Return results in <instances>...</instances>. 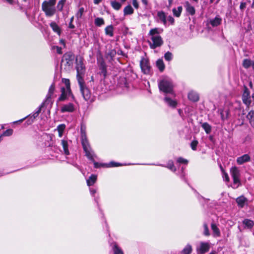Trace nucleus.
Listing matches in <instances>:
<instances>
[{"mask_svg":"<svg viewBox=\"0 0 254 254\" xmlns=\"http://www.w3.org/2000/svg\"><path fill=\"white\" fill-rule=\"evenodd\" d=\"M81 144L83 149L85 153V156L87 157V158L92 161L94 163V167L96 168H98L100 167L101 166H105V164H100L98 162H96L94 160V157L96 156L94 154L93 151L92 150L91 146L89 144V142L87 139V136L84 131H83L81 129Z\"/></svg>","mask_w":254,"mask_h":254,"instance_id":"1","label":"nucleus"},{"mask_svg":"<svg viewBox=\"0 0 254 254\" xmlns=\"http://www.w3.org/2000/svg\"><path fill=\"white\" fill-rule=\"evenodd\" d=\"M162 30H160L158 28L151 29L148 33L151 37V42H149L150 47L154 49L157 47H160L163 43V41L159 34Z\"/></svg>","mask_w":254,"mask_h":254,"instance_id":"2","label":"nucleus"},{"mask_svg":"<svg viewBox=\"0 0 254 254\" xmlns=\"http://www.w3.org/2000/svg\"><path fill=\"white\" fill-rule=\"evenodd\" d=\"M57 0H48L44 1L41 5L42 10L46 17H51L56 13L55 7Z\"/></svg>","mask_w":254,"mask_h":254,"instance_id":"3","label":"nucleus"},{"mask_svg":"<svg viewBox=\"0 0 254 254\" xmlns=\"http://www.w3.org/2000/svg\"><path fill=\"white\" fill-rule=\"evenodd\" d=\"M76 79L77 81L84 80L85 72V66L83 64V59L79 57L76 60Z\"/></svg>","mask_w":254,"mask_h":254,"instance_id":"4","label":"nucleus"},{"mask_svg":"<svg viewBox=\"0 0 254 254\" xmlns=\"http://www.w3.org/2000/svg\"><path fill=\"white\" fill-rule=\"evenodd\" d=\"M160 90L167 94H173V85L171 82L167 80H162L159 83Z\"/></svg>","mask_w":254,"mask_h":254,"instance_id":"5","label":"nucleus"},{"mask_svg":"<svg viewBox=\"0 0 254 254\" xmlns=\"http://www.w3.org/2000/svg\"><path fill=\"white\" fill-rule=\"evenodd\" d=\"M80 90L82 93V96L85 100L88 101L91 97V93L89 90L87 88L84 80L78 81Z\"/></svg>","mask_w":254,"mask_h":254,"instance_id":"6","label":"nucleus"},{"mask_svg":"<svg viewBox=\"0 0 254 254\" xmlns=\"http://www.w3.org/2000/svg\"><path fill=\"white\" fill-rule=\"evenodd\" d=\"M210 248L209 243L201 242L196 248L197 254H204L209 251Z\"/></svg>","mask_w":254,"mask_h":254,"instance_id":"7","label":"nucleus"},{"mask_svg":"<svg viewBox=\"0 0 254 254\" xmlns=\"http://www.w3.org/2000/svg\"><path fill=\"white\" fill-rule=\"evenodd\" d=\"M230 174L233 181L231 187L234 189H237L238 188V169L237 168L232 167L230 170Z\"/></svg>","mask_w":254,"mask_h":254,"instance_id":"8","label":"nucleus"},{"mask_svg":"<svg viewBox=\"0 0 254 254\" xmlns=\"http://www.w3.org/2000/svg\"><path fill=\"white\" fill-rule=\"evenodd\" d=\"M140 65L142 71L146 74H149L150 73L151 66L148 60L143 58L140 62Z\"/></svg>","mask_w":254,"mask_h":254,"instance_id":"9","label":"nucleus"},{"mask_svg":"<svg viewBox=\"0 0 254 254\" xmlns=\"http://www.w3.org/2000/svg\"><path fill=\"white\" fill-rule=\"evenodd\" d=\"M242 100L243 103L247 106L249 107L251 104V99L250 94V92L248 89L245 86V89L242 96Z\"/></svg>","mask_w":254,"mask_h":254,"instance_id":"10","label":"nucleus"},{"mask_svg":"<svg viewBox=\"0 0 254 254\" xmlns=\"http://www.w3.org/2000/svg\"><path fill=\"white\" fill-rule=\"evenodd\" d=\"M61 95L59 97L58 101H63L65 100L68 96H69L71 94V90L70 89V91L66 89L64 87H62L61 88Z\"/></svg>","mask_w":254,"mask_h":254,"instance_id":"11","label":"nucleus"},{"mask_svg":"<svg viewBox=\"0 0 254 254\" xmlns=\"http://www.w3.org/2000/svg\"><path fill=\"white\" fill-rule=\"evenodd\" d=\"M75 106L73 105V104L71 103H69L67 104L64 105L61 109V112L62 113H65V112H69L71 113L75 111Z\"/></svg>","mask_w":254,"mask_h":254,"instance_id":"12","label":"nucleus"},{"mask_svg":"<svg viewBox=\"0 0 254 254\" xmlns=\"http://www.w3.org/2000/svg\"><path fill=\"white\" fill-rule=\"evenodd\" d=\"M55 90V83H53L48 90V92L47 94L46 99L44 101H45L46 103H49L51 102V98L53 95L54 92Z\"/></svg>","mask_w":254,"mask_h":254,"instance_id":"13","label":"nucleus"},{"mask_svg":"<svg viewBox=\"0 0 254 254\" xmlns=\"http://www.w3.org/2000/svg\"><path fill=\"white\" fill-rule=\"evenodd\" d=\"M63 58L66 61V64L70 65L74 60V55L72 52H67L64 55Z\"/></svg>","mask_w":254,"mask_h":254,"instance_id":"14","label":"nucleus"},{"mask_svg":"<svg viewBox=\"0 0 254 254\" xmlns=\"http://www.w3.org/2000/svg\"><path fill=\"white\" fill-rule=\"evenodd\" d=\"M222 18L219 15H217L214 18L210 19L209 21V23L212 27H216L221 24Z\"/></svg>","mask_w":254,"mask_h":254,"instance_id":"15","label":"nucleus"},{"mask_svg":"<svg viewBox=\"0 0 254 254\" xmlns=\"http://www.w3.org/2000/svg\"><path fill=\"white\" fill-rule=\"evenodd\" d=\"M185 7L186 8V11L191 15H193L195 13V10L194 7L192 6L189 1H186L185 3Z\"/></svg>","mask_w":254,"mask_h":254,"instance_id":"16","label":"nucleus"},{"mask_svg":"<svg viewBox=\"0 0 254 254\" xmlns=\"http://www.w3.org/2000/svg\"><path fill=\"white\" fill-rule=\"evenodd\" d=\"M242 223L245 229H251L254 226V222L249 219H245Z\"/></svg>","mask_w":254,"mask_h":254,"instance_id":"17","label":"nucleus"},{"mask_svg":"<svg viewBox=\"0 0 254 254\" xmlns=\"http://www.w3.org/2000/svg\"><path fill=\"white\" fill-rule=\"evenodd\" d=\"M250 202V201L243 195L239 196V207L247 206Z\"/></svg>","mask_w":254,"mask_h":254,"instance_id":"18","label":"nucleus"},{"mask_svg":"<svg viewBox=\"0 0 254 254\" xmlns=\"http://www.w3.org/2000/svg\"><path fill=\"white\" fill-rule=\"evenodd\" d=\"M243 66L245 68H248L252 66L254 70V61L251 60L249 59L244 60L242 63Z\"/></svg>","mask_w":254,"mask_h":254,"instance_id":"19","label":"nucleus"},{"mask_svg":"<svg viewBox=\"0 0 254 254\" xmlns=\"http://www.w3.org/2000/svg\"><path fill=\"white\" fill-rule=\"evenodd\" d=\"M50 26L52 30L57 33L59 36L61 35L62 30L60 27L54 21L51 22Z\"/></svg>","mask_w":254,"mask_h":254,"instance_id":"20","label":"nucleus"},{"mask_svg":"<svg viewBox=\"0 0 254 254\" xmlns=\"http://www.w3.org/2000/svg\"><path fill=\"white\" fill-rule=\"evenodd\" d=\"M188 98L192 102H197L199 100V96L197 93L190 91L188 94Z\"/></svg>","mask_w":254,"mask_h":254,"instance_id":"21","label":"nucleus"},{"mask_svg":"<svg viewBox=\"0 0 254 254\" xmlns=\"http://www.w3.org/2000/svg\"><path fill=\"white\" fill-rule=\"evenodd\" d=\"M114 28L112 25H108L105 28V34L110 37L114 36Z\"/></svg>","mask_w":254,"mask_h":254,"instance_id":"22","label":"nucleus"},{"mask_svg":"<svg viewBox=\"0 0 254 254\" xmlns=\"http://www.w3.org/2000/svg\"><path fill=\"white\" fill-rule=\"evenodd\" d=\"M251 157L249 154H246L239 157V164H242L250 161Z\"/></svg>","mask_w":254,"mask_h":254,"instance_id":"23","label":"nucleus"},{"mask_svg":"<svg viewBox=\"0 0 254 254\" xmlns=\"http://www.w3.org/2000/svg\"><path fill=\"white\" fill-rule=\"evenodd\" d=\"M211 228L213 231L214 236L219 237L220 236V230L215 223L211 224Z\"/></svg>","mask_w":254,"mask_h":254,"instance_id":"24","label":"nucleus"},{"mask_svg":"<svg viewBox=\"0 0 254 254\" xmlns=\"http://www.w3.org/2000/svg\"><path fill=\"white\" fill-rule=\"evenodd\" d=\"M247 118L251 125L254 127V111L253 110L250 111L247 116Z\"/></svg>","mask_w":254,"mask_h":254,"instance_id":"25","label":"nucleus"},{"mask_svg":"<svg viewBox=\"0 0 254 254\" xmlns=\"http://www.w3.org/2000/svg\"><path fill=\"white\" fill-rule=\"evenodd\" d=\"M62 145L63 147L64 153L66 155L69 154V151L68 150V144L67 141L63 139L61 141Z\"/></svg>","mask_w":254,"mask_h":254,"instance_id":"26","label":"nucleus"},{"mask_svg":"<svg viewBox=\"0 0 254 254\" xmlns=\"http://www.w3.org/2000/svg\"><path fill=\"white\" fill-rule=\"evenodd\" d=\"M165 102L170 107L175 108L177 105V102L175 100H172L168 97H166L164 98Z\"/></svg>","mask_w":254,"mask_h":254,"instance_id":"27","label":"nucleus"},{"mask_svg":"<svg viewBox=\"0 0 254 254\" xmlns=\"http://www.w3.org/2000/svg\"><path fill=\"white\" fill-rule=\"evenodd\" d=\"M97 180V176L95 175H91L89 179L87 180V184L88 186H91L94 185Z\"/></svg>","mask_w":254,"mask_h":254,"instance_id":"28","label":"nucleus"},{"mask_svg":"<svg viewBox=\"0 0 254 254\" xmlns=\"http://www.w3.org/2000/svg\"><path fill=\"white\" fill-rule=\"evenodd\" d=\"M192 251V247L190 244H187L181 252V254H190Z\"/></svg>","mask_w":254,"mask_h":254,"instance_id":"29","label":"nucleus"},{"mask_svg":"<svg viewBox=\"0 0 254 254\" xmlns=\"http://www.w3.org/2000/svg\"><path fill=\"white\" fill-rule=\"evenodd\" d=\"M157 16L161 21L162 22L164 25H165L167 23V20L165 13L163 11H159L157 13Z\"/></svg>","mask_w":254,"mask_h":254,"instance_id":"30","label":"nucleus"},{"mask_svg":"<svg viewBox=\"0 0 254 254\" xmlns=\"http://www.w3.org/2000/svg\"><path fill=\"white\" fill-rule=\"evenodd\" d=\"M183 10V7L182 6H179L177 7V8H173V13L175 16L179 17L180 16L181 14L182 13Z\"/></svg>","mask_w":254,"mask_h":254,"instance_id":"31","label":"nucleus"},{"mask_svg":"<svg viewBox=\"0 0 254 254\" xmlns=\"http://www.w3.org/2000/svg\"><path fill=\"white\" fill-rule=\"evenodd\" d=\"M201 127L203 128V129L205 130V132L207 134H209L211 131V126L208 124L207 123L205 122L203 123L201 125Z\"/></svg>","mask_w":254,"mask_h":254,"instance_id":"32","label":"nucleus"},{"mask_svg":"<svg viewBox=\"0 0 254 254\" xmlns=\"http://www.w3.org/2000/svg\"><path fill=\"white\" fill-rule=\"evenodd\" d=\"M133 9L130 5H128L124 8V15H130L133 13Z\"/></svg>","mask_w":254,"mask_h":254,"instance_id":"33","label":"nucleus"},{"mask_svg":"<svg viewBox=\"0 0 254 254\" xmlns=\"http://www.w3.org/2000/svg\"><path fill=\"white\" fill-rule=\"evenodd\" d=\"M156 65L160 71H163L165 68V65L162 60H158L156 62Z\"/></svg>","mask_w":254,"mask_h":254,"instance_id":"34","label":"nucleus"},{"mask_svg":"<svg viewBox=\"0 0 254 254\" xmlns=\"http://www.w3.org/2000/svg\"><path fill=\"white\" fill-rule=\"evenodd\" d=\"M113 250L114 254H124L122 249L120 248L116 243L114 244Z\"/></svg>","mask_w":254,"mask_h":254,"instance_id":"35","label":"nucleus"},{"mask_svg":"<svg viewBox=\"0 0 254 254\" xmlns=\"http://www.w3.org/2000/svg\"><path fill=\"white\" fill-rule=\"evenodd\" d=\"M66 0H60L59 1L57 5V8L58 9V10L59 11H62L63 10V7L65 4V3L66 2Z\"/></svg>","mask_w":254,"mask_h":254,"instance_id":"36","label":"nucleus"},{"mask_svg":"<svg viewBox=\"0 0 254 254\" xmlns=\"http://www.w3.org/2000/svg\"><path fill=\"white\" fill-rule=\"evenodd\" d=\"M95 25L97 26L100 27L104 24L105 22L103 18L97 17L95 18L94 21Z\"/></svg>","mask_w":254,"mask_h":254,"instance_id":"37","label":"nucleus"},{"mask_svg":"<svg viewBox=\"0 0 254 254\" xmlns=\"http://www.w3.org/2000/svg\"><path fill=\"white\" fill-rule=\"evenodd\" d=\"M111 4L113 8L117 10H119L122 6V4L120 2L116 1H112Z\"/></svg>","mask_w":254,"mask_h":254,"instance_id":"38","label":"nucleus"},{"mask_svg":"<svg viewBox=\"0 0 254 254\" xmlns=\"http://www.w3.org/2000/svg\"><path fill=\"white\" fill-rule=\"evenodd\" d=\"M166 167L168 168V169H169L170 170L173 172H175L176 170V168L175 167L174 165V162L172 160H169L168 162Z\"/></svg>","mask_w":254,"mask_h":254,"instance_id":"39","label":"nucleus"},{"mask_svg":"<svg viewBox=\"0 0 254 254\" xmlns=\"http://www.w3.org/2000/svg\"><path fill=\"white\" fill-rule=\"evenodd\" d=\"M84 12V7H82L79 9L78 11L75 14V16L77 19H79L81 18Z\"/></svg>","mask_w":254,"mask_h":254,"instance_id":"40","label":"nucleus"},{"mask_svg":"<svg viewBox=\"0 0 254 254\" xmlns=\"http://www.w3.org/2000/svg\"><path fill=\"white\" fill-rule=\"evenodd\" d=\"M63 82L64 83L65 87H64L66 89H67L68 91H70V81L68 79L63 78L62 79Z\"/></svg>","mask_w":254,"mask_h":254,"instance_id":"41","label":"nucleus"},{"mask_svg":"<svg viewBox=\"0 0 254 254\" xmlns=\"http://www.w3.org/2000/svg\"><path fill=\"white\" fill-rule=\"evenodd\" d=\"M49 104L48 103H46L45 101H44L42 104L39 107V108L37 109V110L35 112V116H38L39 114V113L41 112V109L42 108H43L44 106L47 105Z\"/></svg>","mask_w":254,"mask_h":254,"instance_id":"42","label":"nucleus"},{"mask_svg":"<svg viewBox=\"0 0 254 254\" xmlns=\"http://www.w3.org/2000/svg\"><path fill=\"white\" fill-rule=\"evenodd\" d=\"M164 58L167 61H170L172 60L173 55L170 52H166L164 55Z\"/></svg>","mask_w":254,"mask_h":254,"instance_id":"43","label":"nucleus"},{"mask_svg":"<svg viewBox=\"0 0 254 254\" xmlns=\"http://www.w3.org/2000/svg\"><path fill=\"white\" fill-rule=\"evenodd\" d=\"M204 232L203 234L205 236H208L210 235L208 227L206 223L203 224Z\"/></svg>","mask_w":254,"mask_h":254,"instance_id":"44","label":"nucleus"},{"mask_svg":"<svg viewBox=\"0 0 254 254\" xmlns=\"http://www.w3.org/2000/svg\"><path fill=\"white\" fill-rule=\"evenodd\" d=\"M198 144V142L196 140H193L190 143V147L193 150H196V147Z\"/></svg>","mask_w":254,"mask_h":254,"instance_id":"45","label":"nucleus"},{"mask_svg":"<svg viewBox=\"0 0 254 254\" xmlns=\"http://www.w3.org/2000/svg\"><path fill=\"white\" fill-rule=\"evenodd\" d=\"M12 133H13V130L12 129H8L6 130L5 131H4L1 135L8 136L11 135L12 134Z\"/></svg>","mask_w":254,"mask_h":254,"instance_id":"46","label":"nucleus"},{"mask_svg":"<svg viewBox=\"0 0 254 254\" xmlns=\"http://www.w3.org/2000/svg\"><path fill=\"white\" fill-rule=\"evenodd\" d=\"M223 172V180L225 181L226 183H228L229 182V177L227 173L225 172L223 170H222Z\"/></svg>","mask_w":254,"mask_h":254,"instance_id":"47","label":"nucleus"},{"mask_svg":"<svg viewBox=\"0 0 254 254\" xmlns=\"http://www.w3.org/2000/svg\"><path fill=\"white\" fill-rule=\"evenodd\" d=\"M177 162L179 163L187 164L188 163V161L182 157H179L177 159Z\"/></svg>","mask_w":254,"mask_h":254,"instance_id":"48","label":"nucleus"},{"mask_svg":"<svg viewBox=\"0 0 254 254\" xmlns=\"http://www.w3.org/2000/svg\"><path fill=\"white\" fill-rule=\"evenodd\" d=\"M65 127V126L64 124H61L57 127V130L58 131L64 132Z\"/></svg>","mask_w":254,"mask_h":254,"instance_id":"49","label":"nucleus"},{"mask_svg":"<svg viewBox=\"0 0 254 254\" xmlns=\"http://www.w3.org/2000/svg\"><path fill=\"white\" fill-rule=\"evenodd\" d=\"M74 16H72L70 19V22L69 23L68 27L70 29H74L75 28V26L72 24L73 21Z\"/></svg>","mask_w":254,"mask_h":254,"instance_id":"50","label":"nucleus"},{"mask_svg":"<svg viewBox=\"0 0 254 254\" xmlns=\"http://www.w3.org/2000/svg\"><path fill=\"white\" fill-rule=\"evenodd\" d=\"M119 165V164L114 162H112L110 163L109 164L106 165V166L108 167H117Z\"/></svg>","mask_w":254,"mask_h":254,"instance_id":"51","label":"nucleus"},{"mask_svg":"<svg viewBox=\"0 0 254 254\" xmlns=\"http://www.w3.org/2000/svg\"><path fill=\"white\" fill-rule=\"evenodd\" d=\"M132 4L134 6V7L136 8H138V4L137 1V0H132Z\"/></svg>","mask_w":254,"mask_h":254,"instance_id":"52","label":"nucleus"},{"mask_svg":"<svg viewBox=\"0 0 254 254\" xmlns=\"http://www.w3.org/2000/svg\"><path fill=\"white\" fill-rule=\"evenodd\" d=\"M168 20L172 24H173L174 23V18L171 16H169L168 17Z\"/></svg>","mask_w":254,"mask_h":254,"instance_id":"53","label":"nucleus"},{"mask_svg":"<svg viewBox=\"0 0 254 254\" xmlns=\"http://www.w3.org/2000/svg\"><path fill=\"white\" fill-rule=\"evenodd\" d=\"M56 49H57V52L59 54H62V48L60 47H58V46H57L56 47Z\"/></svg>","mask_w":254,"mask_h":254,"instance_id":"54","label":"nucleus"},{"mask_svg":"<svg viewBox=\"0 0 254 254\" xmlns=\"http://www.w3.org/2000/svg\"><path fill=\"white\" fill-rule=\"evenodd\" d=\"M90 191L92 195H94L96 192V190L94 189L91 188L90 189Z\"/></svg>","mask_w":254,"mask_h":254,"instance_id":"55","label":"nucleus"},{"mask_svg":"<svg viewBox=\"0 0 254 254\" xmlns=\"http://www.w3.org/2000/svg\"><path fill=\"white\" fill-rule=\"evenodd\" d=\"M246 4L245 2H241L240 6V8L241 9H243L244 8H245L246 7Z\"/></svg>","mask_w":254,"mask_h":254,"instance_id":"56","label":"nucleus"},{"mask_svg":"<svg viewBox=\"0 0 254 254\" xmlns=\"http://www.w3.org/2000/svg\"><path fill=\"white\" fill-rule=\"evenodd\" d=\"M102 72L104 73V74L106 73V66L104 65H102Z\"/></svg>","mask_w":254,"mask_h":254,"instance_id":"57","label":"nucleus"},{"mask_svg":"<svg viewBox=\"0 0 254 254\" xmlns=\"http://www.w3.org/2000/svg\"><path fill=\"white\" fill-rule=\"evenodd\" d=\"M60 43L61 44L63 45L64 46H65V42H64V40H63V39H61V40H60Z\"/></svg>","mask_w":254,"mask_h":254,"instance_id":"58","label":"nucleus"},{"mask_svg":"<svg viewBox=\"0 0 254 254\" xmlns=\"http://www.w3.org/2000/svg\"><path fill=\"white\" fill-rule=\"evenodd\" d=\"M102 0H94V3L95 4H98Z\"/></svg>","mask_w":254,"mask_h":254,"instance_id":"59","label":"nucleus"},{"mask_svg":"<svg viewBox=\"0 0 254 254\" xmlns=\"http://www.w3.org/2000/svg\"><path fill=\"white\" fill-rule=\"evenodd\" d=\"M37 116H35V112L32 115V117H33V119L31 120V121L30 122V124H31L32 122H33V121L34 119H35ZM32 118V117H31Z\"/></svg>","mask_w":254,"mask_h":254,"instance_id":"60","label":"nucleus"},{"mask_svg":"<svg viewBox=\"0 0 254 254\" xmlns=\"http://www.w3.org/2000/svg\"><path fill=\"white\" fill-rule=\"evenodd\" d=\"M58 132H59V137H62V136L63 135V132L58 131Z\"/></svg>","mask_w":254,"mask_h":254,"instance_id":"61","label":"nucleus"},{"mask_svg":"<svg viewBox=\"0 0 254 254\" xmlns=\"http://www.w3.org/2000/svg\"><path fill=\"white\" fill-rule=\"evenodd\" d=\"M143 3H144L145 5H146L147 4V0H141Z\"/></svg>","mask_w":254,"mask_h":254,"instance_id":"62","label":"nucleus"},{"mask_svg":"<svg viewBox=\"0 0 254 254\" xmlns=\"http://www.w3.org/2000/svg\"><path fill=\"white\" fill-rule=\"evenodd\" d=\"M168 1H169V6H170L172 4L173 0H169Z\"/></svg>","mask_w":254,"mask_h":254,"instance_id":"63","label":"nucleus"},{"mask_svg":"<svg viewBox=\"0 0 254 254\" xmlns=\"http://www.w3.org/2000/svg\"><path fill=\"white\" fill-rule=\"evenodd\" d=\"M6 0L10 3H11L13 1V0Z\"/></svg>","mask_w":254,"mask_h":254,"instance_id":"64","label":"nucleus"}]
</instances>
